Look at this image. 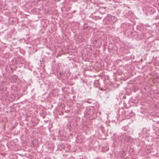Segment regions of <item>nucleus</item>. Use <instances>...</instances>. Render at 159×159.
Here are the masks:
<instances>
[{
	"label": "nucleus",
	"instance_id": "nucleus-1",
	"mask_svg": "<svg viewBox=\"0 0 159 159\" xmlns=\"http://www.w3.org/2000/svg\"><path fill=\"white\" fill-rule=\"evenodd\" d=\"M123 139H124L125 142H129L131 140V138L128 136L124 135L123 137Z\"/></svg>",
	"mask_w": 159,
	"mask_h": 159
},
{
	"label": "nucleus",
	"instance_id": "nucleus-2",
	"mask_svg": "<svg viewBox=\"0 0 159 159\" xmlns=\"http://www.w3.org/2000/svg\"><path fill=\"white\" fill-rule=\"evenodd\" d=\"M110 17L109 16H107L105 19L104 20H105V21L106 22L107 24H108L110 23Z\"/></svg>",
	"mask_w": 159,
	"mask_h": 159
},
{
	"label": "nucleus",
	"instance_id": "nucleus-3",
	"mask_svg": "<svg viewBox=\"0 0 159 159\" xmlns=\"http://www.w3.org/2000/svg\"><path fill=\"white\" fill-rule=\"evenodd\" d=\"M62 73L61 72H60V73H59V75H61H61H62Z\"/></svg>",
	"mask_w": 159,
	"mask_h": 159
}]
</instances>
